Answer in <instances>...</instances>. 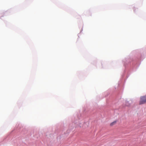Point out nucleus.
<instances>
[{"label":"nucleus","instance_id":"3","mask_svg":"<svg viewBox=\"0 0 146 146\" xmlns=\"http://www.w3.org/2000/svg\"><path fill=\"white\" fill-rule=\"evenodd\" d=\"M126 106H128V105H126Z\"/></svg>","mask_w":146,"mask_h":146},{"label":"nucleus","instance_id":"1","mask_svg":"<svg viewBox=\"0 0 146 146\" xmlns=\"http://www.w3.org/2000/svg\"><path fill=\"white\" fill-rule=\"evenodd\" d=\"M146 103V96H144L140 97L139 104H142Z\"/></svg>","mask_w":146,"mask_h":146},{"label":"nucleus","instance_id":"2","mask_svg":"<svg viewBox=\"0 0 146 146\" xmlns=\"http://www.w3.org/2000/svg\"><path fill=\"white\" fill-rule=\"evenodd\" d=\"M116 123V121H113V122L111 123V124H110V125L111 126H112L113 125H114V124H115V123Z\"/></svg>","mask_w":146,"mask_h":146}]
</instances>
